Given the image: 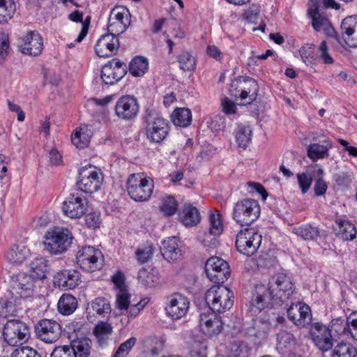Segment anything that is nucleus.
Masks as SVG:
<instances>
[{
    "label": "nucleus",
    "instance_id": "obj_46",
    "mask_svg": "<svg viewBox=\"0 0 357 357\" xmlns=\"http://www.w3.org/2000/svg\"><path fill=\"white\" fill-rule=\"evenodd\" d=\"M160 211L167 216H172L178 209V202L173 196L164 197L159 206Z\"/></svg>",
    "mask_w": 357,
    "mask_h": 357
},
{
    "label": "nucleus",
    "instance_id": "obj_30",
    "mask_svg": "<svg viewBox=\"0 0 357 357\" xmlns=\"http://www.w3.org/2000/svg\"><path fill=\"white\" fill-rule=\"evenodd\" d=\"M178 240L175 236L162 241V247L160 250L166 260L169 261H176L181 256V250L178 248Z\"/></svg>",
    "mask_w": 357,
    "mask_h": 357
},
{
    "label": "nucleus",
    "instance_id": "obj_21",
    "mask_svg": "<svg viewBox=\"0 0 357 357\" xmlns=\"http://www.w3.org/2000/svg\"><path fill=\"white\" fill-rule=\"evenodd\" d=\"M88 201L84 196L70 195L63 202L62 210L70 218H79L86 211Z\"/></svg>",
    "mask_w": 357,
    "mask_h": 357
},
{
    "label": "nucleus",
    "instance_id": "obj_62",
    "mask_svg": "<svg viewBox=\"0 0 357 357\" xmlns=\"http://www.w3.org/2000/svg\"><path fill=\"white\" fill-rule=\"evenodd\" d=\"M221 107L222 112L227 115L236 113L237 107L236 104L227 97L221 100Z\"/></svg>",
    "mask_w": 357,
    "mask_h": 357
},
{
    "label": "nucleus",
    "instance_id": "obj_61",
    "mask_svg": "<svg viewBox=\"0 0 357 357\" xmlns=\"http://www.w3.org/2000/svg\"><path fill=\"white\" fill-rule=\"evenodd\" d=\"M85 221L88 227L91 229L98 228L101 222L100 215L98 212L90 213L86 215Z\"/></svg>",
    "mask_w": 357,
    "mask_h": 357
},
{
    "label": "nucleus",
    "instance_id": "obj_14",
    "mask_svg": "<svg viewBox=\"0 0 357 357\" xmlns=\"http://www.w3.org/2000/svg\"><path fill=\"white\" fill-rule=\"evenodd\" d=\"M130 12L124 6H116L110 12L108 32L115 36L123 33L130 25Z\"/></svg>",
    "mask_w": 357,
    "mask_h": 357
},
{
    "label": "nucleus",
    "instance_id": "obj_31",
    "mask_svg": "<svg viewBox=\"0 0 357 357\" xmlns=\"http://www.w3.org/2000/svg\"><path fill=\"white\" fill-rule=\"evenodd\" d=\"M179 217L181 222L186 227L195 226L201 220V215L198 208L189 203L184 204Z\"/></svg>",
    "mask_w": 357,
    "mask_h": 357
},
{
    "label": "nucleus",
    "instance_id": "obj_29",
    "mask_svg": "<svg viewBox=\"0 0 357 357\" xmlns=\"http://www.w3.org/2000/svg\"><path fill=\"white\" fill-rule=\"evenodd\" d=\"M333 143L329 138L325 139L322 144L312 143L307 146V156L313 161L328 158Z\"/></svg>",
    "mask_w": 357,
    "mask_h": 357
},
{
    "label": "nucleus",
    "instance_id": "obj_35",
    "mask_svg": "<svg viewBox=\"0 0 357 357\" xmlns=\"http://www.w3.org/2000/svg\"><path fill=\"white\" fill-rule=\"evenodd\" d=\"M31 255L30 250L24 245H13L8 250L6 257L13 264L23 262Z\"/></svg>",
    "mask_w": 357,
    "mask_h": 357
},
{
    "label": "nucleus",
    "instance_id": "obj_39",
    "mask_svg": "<svg viewBox=\"0 0 357 357\" xmlns=\"http://www.w3.org/2000/svg\"><path fill=\"white\" fill-rule=\"evenodd\" d=\"M241 79L244 83L248 84V87H244L241 89L240 97L242 100L248 98V103H250L253 102L257 96L259 86L257 82L252 78L245 77H241L240 80H241Z\"/></svg>",
    "mask_w": 357,
    "mask_h": 357
},
{
    "label": "nucleus",
    "instance_id": "obj_1",
    "mask_svg": "<svg viewBox=\"0 0 357 357\" xmlns=\"http://www.w3.org/2000/svg\"><path fill=\"white\" fill-rule=\"evenodd\" d=\"M294 289L290 277L282 273L274 275L269 280L267 291L264 286L257 287L256 295L251 301L250 312L257 315L266 307L281 305L289 299Z\"/></svg>",
    "mask_w": 357,
    "mask_h": 357
},
{
    "label": "nucleus",
    "instance_id": "obj_42",
    "mask_svg": "<svg viewBox=\"0 0 357 357\" xmlns=\"http://www.w3.org/2000/svg\"><path fill=\"white\" fill-rule=\"evenodd\" d=\"M123 70H116L111 64L106 63L102 68L101 79L106 84H113L123 78Z\"/></svg>",
    "mask_w": 357,
    "mask_h": 357
},
{
    "label": "nucleus",
    "instance_id": "obj_58",
    "mask_svg": "<svg viewBox=\"0 0 357 357\" xmlns=\"http://www.w3.org/2000/svg\"><path fill=\"white\" fill-rule=\"evenodd\" d=\"M207 344L206 342H195L189 357H206Z\"/></svg>",
    "mask_w": 357,
    "mask_h": 357
},
{
    "label": "nucleus",
    "instance_id": "obj_50",
    "mask_svg": "<svg viewBox=\"0 0 357 357\" xmlns=\"http://www.w3.org/2000/svg\"><path fill=\"white\" fill-rule=\"evenodd\" d=\"M178 61L180 68L184 71H191L195 69V59L188 52H184L179 54Z\"/></svg>",
    "mask_w": 357,
    "mask_h": 357
},
{
    "label": "nucleus",
    "instance_id": "obj_53",
    "mask_svg": "<svg viewBox=\"0 0 357 357\" xmlns=\"http://www.w3.org/2000/svg\"><path fill=\"white\" fill-rule=\"evenodd\" d=\"M136 342L137 339L135 337H130L119 345L113 357H126Z\"/></svg>",
    "mask_w": 357,
    "mask_h": 357
},
{
    "label": "nucleus",
    "instance_id": "obj_33",
    "mask_svg": "<svg viewBox=\"0 0 357 357\" xmlns=\"http://www.w3.org/2000/svg\"><path fill=\"white\" fill-rule=\"evenodd\" d=\"M92 135L91 127L84 125L77 128L72 135L71 141L77 149H82L88 146Z\"/></svg>",
    "mask_w": 357,
    "mask_h": 357
},
{
    "label": "nucleus",
    "instance_id": "obj_49",
    "mask_svg": "<svg viewBox=\"0 0 357 357\" xmlns=\"http://www.w3.org/2000/svg\"><path fill=\"white\" fill-rule=\"evenodd\" d=\"M112 331V328L107 322L100 321L94 328L93 333L100 344L105 343V340Z\"/></svg>",
    "mask_w": 357,
    "mask_h": 357
},
{
    "label": "nucleus",
    "instance_id": "obj_13",
    "mask_svg": "<svg viewBox=\"0 0 357 357\" xmlns=\"http://www.w3.org/2000/svg\"><path fill=\"white\" fill-rule=\"evenodd\" d=\"M205 271L208 279L217 284L223 283L230 275L228 263L217 257H211L207 260Z\"/></svg>",
    "mask_w": 357,
    "mask_h": 357
},
{
    "label": "nucleus",
    "instance_id": "obj_9",
    "mask_svg": "<svg viewBox=\"0 0 357 357\" xmlns=\"http://www.w3.org/2000/svg\"><path fill=\"white\" fill-rule=\"evenodd\" d=\"M102 255L100 250L93 246H85L77 252V263L80 268L87 272H94L102 268Z\"/></svg>",
    "mask_w": 357,
    "mask_h": 357
},
{
    "label": "nucleus",
    "instance_id": "obj_38",
    "mask_svg": "<svg viewBox=\"0 0 357 357\" xmlns=\"http://www.w3.org/2000/svg\"><path fill=\"white\" fill-rule=\"evenodd\" d=\"M338 225V236L345 241H352L356 237L357 229L356 226L348 220L337 219Z\"/></svg>",
    "mask_w": 357,
    "mask_h": 357
},
{
    "label": "nucleus",
    "instance_id": "obj_37",
    "mask_svg": "<svg viewBox=\"0 0 357 357\" xmlns=\"http://www.w3.org/2000/svg\"><path fill=\"white\" fill-rule=\"evenodd\" d=\"M47 271V260L43 257H37L31 261L29 274L40 282L45 278Z\"/></svg>",
    "mask_w": 357,
    "mask_h": 357
},
{
    "label": "nucleus",
    "instance_id": "obj_26",
    "mask_svg": "<svg viewBox=\"0 0 357 357\" xmlns=\"http://www.w3.org/2000/svg\"><path fill=\"white\" fill-rule=\"evenodd\" d=\"M79 282V273L74 269L60 271L54 276V286L64 290L75 288Z\"/></svg>",
    "mask_w": 357,
    "mask_h": 357
},
{
    "label": "nucleus",
    "instance_id": "obj_25",
    "mask_svg": "<svg viewBox=\"0 0 357 357\" xmlns=\"http://www.w3.org/2000/svg\"><path fill=\"white\" fill-rule=\"evenodd\" d=\"M119 48V41L116 36L108 33L102 35L97 41L95 51L100 57H109L116 54Z\"/></svg>",
    "mask_w": 357,
    "mask_h": 357
},
{
    "label": "nucleus",
    "instance_id": "obj_55",
    "mask_svg": "<svg viewBox=\"0 0 357 357\" xmlns=\"http://www.w3.org/2000/svg\"><path fill=\"white\" fill-rule=\"evenodd\" d=\"M10 49L9 38L7 33L0 32V63H2L8 54Z\"/></svg>",
    "mask_w": 357,
    "mask_h": 357
},
{
    "label": "nucleus",
    "instance_id": "obj_41",
    "mask_svg": "<svg viewBox=\"0 0 357 357\" xmlns=\"http://www.w3.org/2000/svg\"><path fill=\"white\" fill-rule=\"evenodd\" d=\"M250 348L248 344L241 340H235L232 342L229 347L228 357H248Z\"/></svg>",
    "mask_w": 357,
    "mask_h": 357
},
{
    "label": "nucleus",
    "instance_id": "obj_6",
    "mask_svg": "<svg viewBox=\"0 0 357 357\" xmlns=\"http://www.w3.org/2000/svg\"><path fill=\"white\" fill-rule=\"evenodd\" d=\"M260 211V206L257 201L244 199L234 204L232 218L240 225L248 226L259 218Z\"/></svg>",
    "mask_w": 357,
    "mask_h": 357
},
{
    "label": "nucleus",
    "instance_id": "obj_19",
    "mask_svg": "<svg viewBox=\"0 0 357 357\" xmlns=\"http://www.w3.org/2000/svg\"><path fill=\"white\" fill-rule=\"evenodd\" d=\"M43 40L36 31H29L20 40L19 47L22 54L37 56L43 50Z\"/></svg>",
    "mask_w": 357,
    "mask_h": 357
},
{
    "label": "nucleus",
    "instance_id": "obj_23",
    "mask_svg": "<svg viewBox=\"0 0 357 357\" xmlns=\"http://www.w3.org/2000/svg\"><path fill=\"white\" fill-rule=\"evenodd\" d=\"M116 304L117 308L122 312L127 311L128 315L130 317H136L138 315L148 303L146 299H143L137 303H131V294L129 293L128 289L116 291Z\"/></svg>",
    "mask_w": 357,
    "mask_h": 357
},
{
    "label": "nucleus",
    "instance_id": "obj_43",
    "mask_svg": "<svg viewBox=\"0 0 357 357\" xmlns=\"http://www.w3.org/2000/svg\"><path fill=\"white\" fill-rule=\"evenodd\" d=\"M16 11V5L13 0H0V24L8 22Z\"/></svg>",
    "mask_w": 357,
    "mask_h": 357
},
{
    "label": "nucleus",
    "instance_id": "obj_18",
    "mask_svg": "<svg viewBox=\"0 0 357 357\" xmlns=\"http://www.w3.org/2000/svg\"><path fill=\"white\" fill-rule=\"evenodd\" d=\"M165 304L167 314L173 319H179L187 314L190 301L185 296L176 293L167 297Z\"/></svg>",
    "mask_w": 357,
    "mask_h": 357
},
{
    "label": "nucleus",
    "instance_id": "obj_10",
    "mask_svg": "<svg viewBox=\"0 0 357 357\" xmlns=\"http://www.w3.org/2000/svg\"><path fill=\"white\" fill-rule=\"evenodd\" d=\"M29 330L26 324L16 319L8 320L4 326L3 335L10 346L22 344L29 337Z\"/></svg>",
    "mask_w": 357,
    "mask_h": 357
},
{
    "label": "nucleus",
    "instance_id": "obj_44",
    "mask_svg": "<svg viewBox=\"0 0 357 357\" xmlns=\"http://www.w3.org/2000/svg\"><path fill=\"white\" fill-rule=\"evenodd\" d=\"M252 130L250 126L238 125L236 132V140L238 146L245 147L251 141Z\"/></svg>",
    "mask_w": 357,
    "mask_h": 357
},
{
    "label": "nucleus",
    "instance_id": "obj_45",
    "mask_svg": "<svg viewBox=\"0 0 357 357\" xmlns=\"http://www.w3.org/2000/svg\"><path fill=\"white\" fill-rule=\"evenodd\" d=\"M294 232L305 240H314L319 235V229L311 225H303L296 227Z\"/></svg>",
    "mask_w": 357,
    "mask_h": 357
},
{
    "label": "nucleus",
    "instance_id": "obj_47",
    "mask_svg": "<svg viewBox=\"0 0 357 357\" xmlns=\"http://www.w3.org/2000/svg\"><path fill=\"white\" fill-rule=\"evenodd\" d=\"M333 357H357V349L350 344H339L333 349Z\"/></svg>",
    "mask_w": 357,
    "mask_h": 357
},
{
    "label": "nucleus",
    "instance_id": "obj_8",
    "mask_svg": "<svg viewBox=\"0 0 357 357\" xmlns=\"http://www.w3.org/2000/svg\"><path fill=\"white\" fill-rule=\"evenodd\" d=\"M261 243V235L254 229H245L239 231L236 237V247L242 255H254Z\"/></svg>",
    "mask_w": 357,
    "mask_h": 357
},
{
    "label": "nucleus",
    "instance_id": "obj_57",
    "mask_svg": "<svg viewBox=\"0 0 357 357\" xmlns=\"http://www.w3.org/2000/svg\"><path fill=\"white\" fill-rule=\"evenodd\" d=\"M299 188L303 194H305L310 189L312 183V177L310 174L305 172L297 174L296 175Z\"/></svg>",
    "mask_w": 357,
    "mask_h": 357
},
{
    "label": "nucleus",
    "instance_id": "obj_52",
    "mask_svg": "<svg viewBox=\"0 0 357 357\" xmlns=\"http://www.w3.org/2000/svg\"><path fill=\"white\" fill-rule=\"evenodd\" d=\"M299 54L303 63L307 66L312 65L317 61L312 45L306 44L302 46L299 50Z\"/></svg>",
    "mask_w": 357,
    "mask_h": 357
},
{
    "label": "nucleus",
    "instance_id": "obj_7",
    "mask_svg": "<svg viewBox=\"0 0 357 357\" xmlns=\"http://www.w3.org/2000/svg\"><path fill=\"white\" fill-rule=\"evenodd\" d=\"M103 181L104 176L100 169L91 165L80 169L77 185L82 192L91 194L96 192L100 189Z\"/></svg>",
    "mask_w": 357,
    "mask_h": 357
},
{
    "label": "nucleus",
    "instance_id": "obj_56",
    "mask_svg": "<svg viewBox=\"0 0 357 357\" xmlns=\"http://www.w3.org/2000/svg\"><path fill=\"white\" fill-rule=\"evenodd\" d=\"M11 357H41L40 354L30 347L16 348L12 353Z\"/></svg>",
    "mask_w": 357,
    "mask_h": 357
},
{
    "label": "nucleus",
    "instance_id": "obj_34",
    "mask_svg": "<svg viewBox=\"0 0 357 357\" xmlns=\"http://www.w3.org/2000/svg\"><path fill=\"white\" fill-rule=\"evenodd\" d=\"M171 120L176 126L186 128L192 123V112L188 108L176 107L171 115Z\"/></svg>",
    "mask_w": 357,
    "mask_h": 357
},
{
    "label": "nucleus",
    "instance_id": "obj_24",
    "mask_svg": "<svg viewBox=\"0 0 357 357\" xmlns=\"http://www.w3.org/2000/svg\"><path fill=\"white\" fill-rule=\"evenodd\" d=\"M199 326L202 332L213 336L219 334L222 330V323L217 312L206 310L199 316Z\"/></svg>",
    "mask_w": 357,
    "mask_h": 357
},
{
    "label": "nucleus",
    "instance_id": "obj_20",
    "mask_svg": "<svg viewBox=\"0 0 357 357\" xmlns=\"http://www.w3.org/2000/svg\"><path fill=\"white\" fill-rule=\"evenodd\" d=\"M310 334L315 346L322 351L330 350L333 346V340L330 328L326 326L315 323L312 325Z\"/></svg>",
    "mask_w": 357,
    "mask_h": 357
},
{
    "label": "nucleus",
    "instance_id": "obj_16",
    "mask_svg": "<svg viewBox=\"0 0 357 357\" xmlns=\"http://www.w3.org/2000/svg\"><path fill=\"white\" fill-rule=\"evenodd\" d=\"M36 336L45 343L56 342L61 335V325L52 319H42L35 326Z\"/></svg>",
    "mask_w": 357,
    "mask_h": 357
},
{
    "label": "nucleus",
    "instance_id": "obj_60",
    "mask_svg": "<svg viewBox=\"0 0 357 357\" xmlns=\"http://www.w3.org/2000/svg\"><path fill=\"white\" fill-rule=\"evenodd\" d=\"M112 281L114 284L116 291L128 289L127 285L125 284V275L120 271L116 272L112 275Z\"/></svg>",
    "mask_w": 357,
    "mask_h": 357
},
{
    "label": "nucleus",
    "instance_id": "obj_63",
    "mask_svg": "<svg viewBox=\"0 0 357 357\" xmlns=\"http://www.w3.org/2000/svg\"><path fill=\"white\" fill-rule=\"evenodd\" d=\"M277 341L281 347H287L294 341V337L290 333L281 331L277 335Z\"/></svg>",
    "mask_w": 357,
    "mask_h": 357
},
{
    "label": "nucleus",
    "instance_id": "obj_48",
    "mask_svg": "<svg viewBox=\"0 0 357 357\" xmlns=\"http://www.w3.org/2000/svg\"><path fill=\"white\" fill-rule=\"evenodd\" d=\"M209 234L214 237L219 236L223 231L220 214L212 213L209 215Z\"/></svg>",
    "mask_w": 357,
    "mask_h": 357
},
{
    "label": "nucleus",
    "instance_id": "obj_40",
    "mask_svg": "<svg viewBox=\"0 0 357 357\" xmlns=\"http://www.w3.org/2000/svg\"><path fill=\"white\" fill-rule=\"evenodd\" d=\"M149 68L148 59L143 56H135L129 65V72L134 77H141Z\"/></svg>",
    "mask_w": 357,
    "mask_h": 357
},
{
    "label": "nucleus",
    "instance_id": "obj_22",
    "mask_svg": "<svg viewBox=\"0 0 357 357\" xmlns=\"http://www.w3.org/2000/svg\"><path fill=\"white\" fill-rule=\"evenodd\" d=\"M287 316L296 326L305 327L312 321V313L310 307L302 302L292 303L287 309Z\"/></svg>",
    "mask_w": 357,
    "mask_h": 357
},
{
    "label": "nucleus",
    "instance_id": "obj_17",
    "mask_svg": "<svg viewBox=\"0 0 357 357\" xmlns=\"http://www.w3.org/2000/svg\"><path fill=\"white\" fill-rule=\"evenodd\" d=\"M139 109V105L134 96L126 95L118 99L115 104L114 111L116 116L124 121L134 119Z\"/></svg>",
    "mask_w": 357,
    "mask_h": 357
},
{
    "label": "nucleus",
    "instance_id": "obj_11",
    "mask_svg": "<svg viewBox=\"0 0 357 357\" xmlns=\"http://www.w3.org/2000/svg\"><path fill=\"white\" fill-rule=\"evenodd\" d=\"M40 282L29 274L20 273L12 278L11 294L16 297L29 298L33 295L35 289Z\"/></svg>",
    "mask_w": 357,
    "mask_h": 357
},
{
    "label": "nucleus",
    "instance_id": "obj_4",
    "mask_svg": "<svg viewBox=\"0 0 357 357\" xmlns=\"http://www.w3.org/2000/svg\"><path fill=\"white\" fill-rule=\"evenodd\" d=\"M154 183L152 178L139 174H131L127 181V190L136 202L148 201L153 193Z\"/></svg>",
    "mask_w": 357,
    "mask_h": 357
},
{
    "label": "nucleus",
    "instance_id": "obj_3",
    "mask_svg": "<svg viewBox=\"0 0 357 357\" xmlns=\"http://www.w3.org/2000/svg\"><path fill=\"white\" fill-rule=\"evenodd\" d=\"M73 239L72 233L68 229L56 227L46 232L44 245L51 254L60 255L70 248Z\"/></svg>",
    "mask_w": 357,
    "mask_h": 357
},
{
    "label": "nucleus",
    "instance_id": "obj_2",
    "mask_svg": "<svg viewBox=\"0 0 357 357\" xmlns=\"http://www.w3.org/2000/svg\"><path fill=\"white\" fill-rule=\"evenodd\" d=\"M234 294L227 287L221 284L213 285L205 294L206 310L217 313H223L229 310L234 303Z\"/></svg>",
    "mask_w": 357,
    "mask_h": 357
},
{
    "label": "nucleus",
    "instance_id": "obj_15",
    "mask_svg": "<svg viewBox=\"0 0 357 357\" xmlns=\"http://www.w3.org/2000/svg\"><path fill=\"white\" fill-rule=\"evenodd\" d=\"M328 328L331 333L333 331L337 335L352 337L357 340V312L351 313L346 319H333Z\"/></svg>",
    "mask_w": 357,
    "mask_h": 357
},
{
    "label": "nucleus",
    "instance_id": "obj_64",
    "mask_svg": "<svg viewBox=\"0 0 357 357\" xmlns=\"http://www.w3.org/2000/svg\"><path fill=\"white\" fill-rule=\"evenodd\" d=\"M51 357H75L68 345L56 347L51 354Z\"/></svg>",
    "mask_w": 357,
    "mask_h": 357
},
{
    "label": "nucleus",
    "instance_id": "obj_5",
    "mask_svg": "<svg viewBox=\"0 0 357 357\" xmlns=\"http://www.w3.org/2000/svg\"><path fill=\"white\" fill-rule=\"evenodd\" d=\"M146 134L152 142L160 143L169 132V124L159 113L155 110H146L144 116Z\"/></svg>",
    "mask_w": 357,
    "mask_h": 357
},
{
    "label": "nucleus",
    "instance_id": "obj_36",
    "mask_svg": "<svg viewBox=\"0 0 357 357\" xmlns=\"http://www.w3.org/2000/svg\"><path fill=\"white\" fill-rule=\"evenodd\" d=\"M77 301L75 296L69 294H63L59 298L57 307L63 315H70L77 309Z\"/></svg>",
    "mask_w": 357,
    "mask_h": 357
},
{
    "label": "nucleus",
    "instance_id": "obj_12",
    "mask_svg": "<svg viewBox=\"0 0 357 357\" xmlns=\"http://www.w3.org/2000/svg\"><path fill=\"white\" fill-rule=\"evenodd\" d=\"M318 0H310L307 15L312 20V26L316 31H324L328 36H333L335 31L329 19L319 12Z\"/></svg>",
    "mask_w": 357,
    "mask_h": 357
},
{
    "label": "nucleus",
    "instance_id": "obj_32",
    "mask_svg": "<svg viewBox=\"0 0 357 357\" xmlns=\"http://www.w3.org/2000/svg\"><path fill=\"white\" fill-rule=\"evenodd\" d=\"M91 340L86 337H77L69 345L75 357H89L91 350Z\"/></svg>",
    "mask_w": 357,
    "mask_h": 357
},
{
    "label": "nucleus",
    "instance_id": "obj_28",
    "mask_svg": "<svg viewBox=\"0 0 357 357\" xmlns=\"http://www.w3.org/2000/svg\"><path fill=\"white\" fill-rule=\"evenodd\" d=\"M111 312V305L109 302L103 297H98L93 299L89 304L86 308L88 319H91L96 315L106 317Z\"/></svg>",
    "mask_w": 357,
    "mask_h": 357
},
{
    "label": "nucleus",
    "instance_id": "obj_27",
    "mask_svg": "<svg viewBox=\"0 0 357 357\" xmlns=\"http://www.w3.org/2000/svg\"><path fill=\"white\" fill-rule=\"evenodd\" d=\"M341 32L345 43L351 47H357V16H349L341 24Z\"/></svg>",
    "mask_w": 357,
    "mask_h": 357
},
{
    "label": "nucleus",
    "instance_id": "obj_59",
    "mask_svg": "<svg viewBox=\"0 0 357 357\" xmlns=\"http://www.w3.org/2000/svg\"><path fill=\"white\" fill-rule=\"evenodd\" d=\"M285 318L282 316L272 317L268 319L259 317V322L265 325V329H271L272 327L276 328L278 325H282L285 322Z\"/></svg>",
    "mask_w": 357,
    "mask_h": 357
},
{
    "label": "nucleus",
    "instance_id": "obj_54",
    "mask_svg": "<svg viewBox=\"0 0 357 357\" xmlns=\"http://www.w3.org/2000/svg\"><path fill=\"white\" fill-rule=\"evenodd\" d=\"M317 60H321L325 64H332L334 62L333 59L328 52V47L326 41H322L317 48Z\"/></svg>",
    "mask_w": 357,
    "mask_h": 357
},
{
    "label": "nucleus",
    "instance_id": "obj_51",
    "mask_svg": "<svg viewBox=\"0 0 357 357\" xmlns=\"http://www.w3.org/2000/svg\"><path fill=\"white\" fill-rule=\"evenodd\" d=\"M138 280L145 287H152L158 282L156 274L152 271L146 268H142L138 273Z\"/></svg>",
    "mask_w": 357,
    "mask_h": 357
}]
</instances>
